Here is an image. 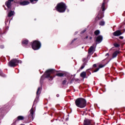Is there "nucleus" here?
Instances as JSON below:
<instances>
[{
    "label": "nucleus",
    "mask_w": 125,
    "mask_h": 125,
    "mask_svg": "<svg viewBox=\"0 0 125 125\" xmlns=\"http://www.w3.org/2000/svg\"><path fill=\"white\" fill-rule=\"evenodd\" d=\"M75 104L79 108H84L86 106V101L83 98L77 99L75 101Z\"/></svg>",
    "instance_id": "f257e3e1"
},
{
    "label": "nucleus",
    "mask_w": 125,
    "mask_h": 125,
    "mask_svg": "<svg viewBox=\"0 0 125 125\" xmlns=\"http://www.w3.org/2000/svg\"><path fill=\"white\" fill-rule=\"evenodd\" d=\"M100 25L101 26H104V25H105V22H104V21H101L100 22Z\"/></svg>",
    "instance_id": "4be33fe9"
},
{
    "label": "nucleus",
    "mask_w": 125,
    "mask_h": 125,
    "mask_svg": "<svg viewBox=\"0 0 125 125\" xmlns=\"http://www.w3.org/2000/svg\"><path fill=\"white\" fill-rule=\"evenodd\" d=\"M66 80H64V81H63V82H62V83L64 84H65V83H66Z\"/></svg>",
    "instance_id": "cd10ccee"
},
{
    "label": "nucleus",
    "mask_w": 125,
    "mask_h": 125,
    "mask_svg": "<svg viewBox=\"0 0 125 125\" xmlns=\"http://www.w3.org/2000/svg\"><path fill=\"white\" fill-rule=\"evenodd\" d=\"M122 32L120 30H118L113 33V36L115 37H118V36H121L122 35Z\"/></svg>",
    "instance_id": "0eeeda50"
},
{
    "label": "nucleus",
    "mask_w": 125,
    "mask_h": 125,
    "mask_svg": "<svg viewBox=\"0 0 125 125\" xmlns=\"http://www.w3.org/2000/svg\"><path fill=\"white\" fill-rule=\"evenodd\" d=\"M84 68V64H83L82 66H81V69H83Z\"/></svg>",
    "instance_id": "bb28decb"
},
{
    "label": "nucleus",
    "mask_w": 125,
    "mask_h": 125,
    "mask_svg": "<svg viewBox=\"0 0 125 125\" xmlns=\"http://www.w3.org/2000/svg\"><path fill=\"white\" fill-rule=\"evenodd\" d=\"M114 45L115 47H119L120 46V45L118 43H114Z\"/></svg>",
    "instance_id": "b1692460"
},
{
    "label": "nucleus",
    "mask_w": 125,
    "mask_h": 125,
    "mask_svg": "<svg viewBox=\"0 0 125 125\" xmlns=\"http://www.w3.org/2000/svg\"><path fill=\"white\" fill-rule=\"evenodd\" d=\"M32 47L34 50H38L41 48V43L39 41H35L32 43Z\"/></svg>",
    "instance_id": "7ed1b4c3"
},
{
    "label": "nucleus",
    "mask_w": 125,
    "mask_h": 125,
    "mask_svg": "<svg viewBox=\"0 0 125 125\" xmlns=\"http://www.w3.org/2000/svg\"><path fill=\"white\" fill-rule=\"evenodd\" d=\"M22 43L23 44H28V41L27 40L23 41L22 42Z\"/></svg>",
    "instance_id": "5701e85b"
},
{
    "label": "nucleus",
    "mask_w": 125,
    "mask_h": 125,
    "mask_svg": "<svg viewBox=\"0 0 125 125\" xmlns=\"http://www.w3.org/2000/svg\"><path fill=\"white\" fill-rule=\"evenodd\" d=\"M19 63H21V61L14 59L9 62L8 65L10 67H15V66H17Z\"/></svg>",
    "instance_id": "20e7f679"
},
{
    "label": "nucleus",
    "mask_w": 125,
    "mask_h": 125,
    "mask_svg": "<svg viewBox=\"0 0 125 125\" xmlns=\"http://www.w3.org/2000/svg\"><path fill=\"white\" fill-rule=\"evenodd\" d=\"M30 114L31 115V117H33V116L34 115V111L33 108H31V109L30 110Z\"/></svg>",
    "instance_id": "aec40b11"
},
{
    "label": "nucleus",
    "mask_w": 125,
    "mask_h": 125,
    "mask_svg": "<svg viewBox=\"0 0 125 125\" xmlns=\"http://www.w3.org/2000/svg\"><path fill=\"white\" fill-rule=\"evenodd\" d=\"M29 3H30V2L28 1H24L23 2H21L20 3V4H21V5H27L28 4H29Z\"/></svg>",
    "instance_id": "f8f14e48"
},
{
    "label": "nucleus",
    "mask_w": 125,
    "mask_h": 125,
    "mask_svg": "<svg viewBox=\"0 0 125 125\" xmlns=\"http://www.w3.org/2000/svg\"><path fill=\"white\" fill-rule=\"evenodd\" d=\"M39 0H30V1L32 3H36L37 1H38Z\"/></svg>",
    "instance_id": "412c9836"
},
{
    "label": "nucleus",
    "mask_w": 125,
    "mask_h": 125,
    "mask_svg": "<svg viewBox=\"0 0 125 125\" xmlns=\"http://www.w3.org/2000/svg\"><path fill=\"white\" fill-rule=\"evenodd\" d=\"M81 77L83 78V79H85V78H86V72H83L81 74H80Z\"/></svg>",
    "instance_id": "9b49d317"
},
{
    "label": "nucleus",
    "mask_w": 125,
    "mask_h": 125,
    "mask_svg": "<svg viewBox=\"0 0 125 125\" xmlns=\"http://www.w3.org/2000/svg\"><path fill=\"white\" fill-rule=\"evenodd\" d=\"M94 49V47L93 46H91L88 51L89 54H92V53H93Z\"/></svg>",
    "instance_id": "9d476101"
},
{
    "label": "nucleus",
    "mask_w": 125,
    "mask_h": 125,
    "mask_svg": "<svg viewBox=\"0 0 125 125\" xmlns=\"http://www.w3.org/2000/svg\"><path fill=\"white\" fill-rule=\"evenodd\" d=\"M17 119L18 120H24V117L20 116L18 117Z\"/></svg>",
    "instance_id": "6ab92c4d"
},
{
    "label": "nucleus",
    "mask_w": 125,
    "mask_h": 125,
    "mask_svg": "<svg viewBox=\"0 0 125 125\" xmlns=\"http://www.w3.org/2000/svg\"><path fill=\"white\" fill-rule=\"evenodd\" d=\"M103 40V37L101 36H99L97 38V42L99 43H100L101 42H102V40Z\"/></svg>",
    "instance_id": "1a4fd4ad"
},
{
    "label": "nucleus",
    "mask_w": 125,
    "mask_h": 125,
    "mask_svg": "<svg viewBox=\"0 0 125 125\" xmlns=\"http://www.w3.org/2000/svg\"><path fill=\"white\" fill-rule=\"evenodd\" d=\"M106 56H109V54L108 53H107V54H106Z\"/></svg>",
    "instance_id": "7c9ffc66"
},
{
    "label": "nucleus",
    "mask_w": 125,
    "mask_h": 125,
    "mask_svg": "<svg viewBox=\"0 0 125 125\" xmlns=\"http://www.w3.org/2000/svg\"><path fill=\"white\" fill-rule=\"evenodd\" d=\"M13 15H14V11H11L10 12L8 13V17H11V16H13Z\"/></svg>",
    "instance_id": "4468645a"
},
{
    "label": "nucleus",
    "mask_w": 125,
    "mask_h": 125,
    "mask_svg": "<svg viewBox=\"0 0 125 125\" xmlns=\"http://www.w3.org/2000/svg\"><path fill=\"white\" fill-rule=\"evenodd\" d=\"M54 70L53 69H49L46 71V72L44 73V76H45L46 78H50L49 80H52L53 79V77L50 76L52 73H53Z\"/></svg>",
    "instance_id": "39448f33"
},
{
    "label": "nucleus",
    "mask_w": 125,
    "mask_h": 125,
    "mask_svg": "<svg viewBox=\"0 0 125 125\" xmlns=\"http://www.w3.org/2000/svg\"><path fill=\"white\" fill-rule=\"evenodd\" d=\"M84 125H92L91 124V121L89 119H85L84 121Z\"/></svg>",
    "instance_id": "423d86ee"
},
{
    "label": "nucleus",
    "mask_w": 125,
    "mask_h": 125,
    "mask_svg": "<svg viewBox=\"0 0 125 125\" xmlns=\"http://www.w3.org/2000/svg\"><path fill=\"white\" fill-rule=\"evenodd\" d=\"M102 8L103 11H105V0H104V2L103 3Z\"/></svg>",
    "instance_id": "2eb2a0df"
},
{
    "label": "nucleus",
    "mask_w": 125,
    "mask_h": 125,
    "mask_svg": "<svg viewBox=\"0 0 125 125\" xmlns=\"http://www.w3.org/2000/svg\"><path fill=\"white\" fill-rule=\"evenodd\" d=\"M85 31H86V30L84 29V30L83 31L82 33H84V32H85Z\"/></svg>",
    "instance_id": "c756f323"
},
{
    "label": "nucleus",
    "mask_w": 125,
    "mask_h": 125,
    "mask_svg": "<svg viewBox=\"0 0 125 125\" xmlns=\"http://www.w3.org/2000/svg\"><path fill=\"white\" fill-rule=\"evenodd\" d=\"M119 52L118 51H115L112 55V58H115V57H117V56L118 54H119Z\"/></svg>",
    "instance_id": "ddd939ff"
},
{
    "label": "nucleus",
    "mask_w": 125,
    "mask_h": 125,
    "mask_svg": "<svg viewBox=\"0 0 125 125\" xmlns=\"http://www.w3.org/2000/svg\"><path fill=\"white\" fill-rule=\"evenodd\" d=\"M87 38H88V37H86V39H87Z\"/></svg>",
    "instance_id": "72a5a7b5"
},
{
    "label": "nucleus",
    "mask_w": 125,
    "mask_h": 125,
    "mask_svg": "<svg viewBox=\"0 0 125 125\" xmlns=\"http://www.w3.org/2000/svg\"><path fill=\"white\" fill-rule=\"evenodd\" d=\"M41 87H39L38 90H37V95L38 96V95H40V94H41Z\"/></svg>",
    "instance_id": "dca6fc26"
},
{
    "label": "nucleus",
    "mask_w": 125,
    "mask_h": 125,
    "mask_svg": "<svg viewBox=\"0 0 125 125\" xmlns=\"http://www.w3.org/2000/svg\"><path fill=\"white\" fill-rule=\"evenodd\" d=\"M57 97H59V94L57 95Z\"/></svg>",
    "instance_id": "473e14b6"
},
{
    "label": "nucleus",
    "mask_w": 125,
    "mask_h": 125,
    "mask_svg": "<svg viewBox=\"0 0 125 125\" xmlns=\"http://www.w3.org/2000/svg\"><path fill=\"white\" fill-rule=\"evenodd\" d=\"M66 4L64 3H59L56 7V9L58 12H65V10H66Z\"/></svg>",
    "instance_id": "f03ea898"
},
{
    "label": "nucleus",
    "mask_w": 125,
    "mask_h": 125,
    "mask_svg": "<svg viewBox=\"0 0 125 125\" xmlns=\"http://www.w3.org/2000/svg\"><path fill=\"white\" fill-rule=\"evenodd\" d=\"M13 0H9L8 1L6 2L5 5L8 7V8H9L10 6H11V1H12Z\"/></svg>",
    "instance_id": "6e6552de"
},
{
    "label": "nucleus",
    "mask_w": 125,
    "mask_h": 125,
    "mask_svg": "<svg viewBox=\"0 0 125 125\" xmlns=\"http://www.w3.org/2000/svg\"><path fill=\"white\" fill-rule=\"evenodd\" d=\"M56 76H58V77H63V76H64V74L62 73H57L56 74Z\"/></svg>",
    "instance_id": "a211bd4d"
},
{
    "label": "nucleus",
    "mask_w": 125,
    "mask_h": 125,
    "mask_svg": "<svg viewBox=\"0 0 125 125\" xmlns=\"http://www.w3.org/2000/svg\"><path fill=\"white\" fill-rule=\"evenodd\" d=\"M98 71H99V68H97L96 70H94V72H98Z\"/></svg>",
    "instance_id": "a878e982"
},
{
    "label": "nucleus",
    "mask_w": 125,
    "mask_h": 125,
    "mask_svg": "<svg viewBox=\"0 0 125 125\" xmlns=\"http://www.w3.org/2000/svg\"><path fill=\"white\" fill-rule=\"evenodd\" d=\"M93 67H96V64H94Z\"/></svg>",
    "instance_id": "2f4dec72"
},
{
    "label": "nucleus",
    "mask_w": 125,
    "mask_h": 125,
    "mask_svg": "<svg viewBox=\"0 0 125 125\" xmlns=\"http://www.w3.org/2000/svg\"><path fill=\"white\" fill-rule=\"evenodd\" d=\"M105 66V65H102V64H100L99 65V68H103V67H104Z\"/></svg>",
    "instance_id": "393cba45"
},
{
    "label": "nucleus",
    "mask_w": 125,
    "mask_h": 125,
    "mask_svg": "<svg viewBox=\"0 0 125 125\" xmlns=\"http://www.w3.org/2000/svg\"><path fill=\"white\" fill-rule=\"evenodd\" d=\"M120 39H121V40H123L124 39V37H120Z\"/></svg>",
    "instance_id": "c85d7f7f"
},
{
    "label": "nucleus",
    "mask_w": 125,
    "mask_h": 125,
    "mask_svg": "<svg viewBox=\"0 0 125 125\" xmlns=\"http://www.w3.org/2000/svg\"><path fill=\"white\" fill-rule=\"evenodd\" d=\"M94 34L96 36H98L100 34V31L99 30H96L95 31Z\"/></svg>",
    "instance_id": "f3484780"
}]
</instances>
